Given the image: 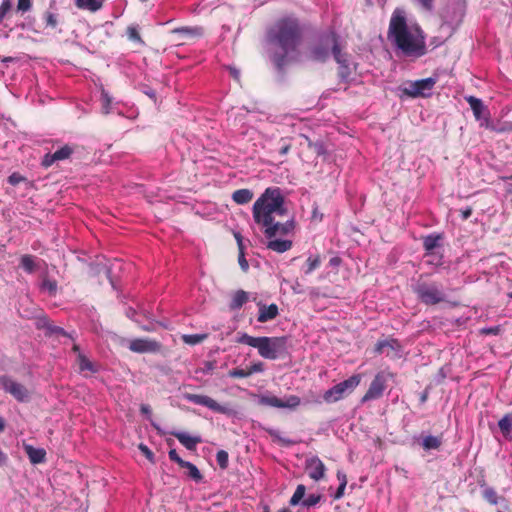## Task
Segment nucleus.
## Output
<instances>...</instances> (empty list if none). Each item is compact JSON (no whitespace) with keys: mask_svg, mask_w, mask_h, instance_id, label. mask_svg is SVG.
Listing matches in <instances>:
<instances>
[{"mask_svg":"<svg viewBox=\"0 0 512 512\" xmlns=\"http://www.w3.org/2000/svg\"><path fill=\"white\" fill-rule=\"evenodd\" d=\"M341 262H342V259L340 257L334 256L329 260V265L332 267H338V266H340Z\"/></svg>","mask_w":512,"mask_h":512,"instance_id":"54","label":"nucleus"},{"mask_svg":"<svg viewBox=\"0 0 512 512\" xmlns=\"http://www.w3.org/2000/svg\"><path fill=\"white\" fill-rule=\"evenodd\" d=\"M40 290L50 297L56 296L58 291L57 281L44 276L40 285Z\"/></svg>","mask_w":512,"mask_h":512,"instance_id":"22","label":"nucleus"},{"mask_svg":"<svg viewBox=\"0 0 512 512\" xmlns=\"http://www.w3.org/2000/svg\"><path fill=\"white\" fill-rule=\"evenodd\" d=\"M468 104L470 105L473 114L476 119H480L482 117V112L484 109L483 103L479 98L474 96H469L466 98Z\"/></svg>","mask_w":512,"mask_h":512,"instance_id":"27","label":"nucleus"},{"mask_svg":"<svg viewBox=\"0 0 512 512\" xmlns=\"http://www.w3.org/2000/svg\"><path fill=\"white\" fill-rule=\"evenodd\" d=\"M361 382V375L355 374L350 378L336 384L323 394V401L335 403L341 400L346 394L351 393Z\"/></svg>","mask_w":512,"mask_h":512,"instance_id":"7","label":"nucleus"},{"mask_svg":"<svg viewBox=\"0 0 512 512\" xmlns=\"http://www.w3.org/2000/svg\"><path fill=\"white\" fill-rule=\"evenodd\" d=\"M143 329H144V330H146V331H151V330H153L154 328H153V327H151V326H144V327H143Z\"/></svg>","mask_w":512,"mask_h":512,"instance_id":"63","label":"nucleus"},{"mask_svg":"<svg viewBox=\"0 0 512 512\" xmlns=\"http://www.w3.org/2000/svg\"><path fill=\"white\" fill-rule=\"evenodd\" d=\"M230 72L234 78L237 79L239 77V72L236 69H230Z\"/></svg>","mask_w":512,"mask_h":512,"instance_id":"61","label":"nucleus"},{"mask_svg":"<svg viewBox=\"0 0 512 512\" xmlns=\"http://www.w3.org/2000/svg\"><path fill=\"white\" fill-rule=\"evenodd\" d=\"M249 299L248 293L244 290H237L231 296L229 308L236 310L241 308Z\"/></svg>","mask_w":512,"mask_h":512,"instance_id":"21","label":"nucleus"},{"mask_svg":"<svg viewBox=\"0 0 512 512\" xmlns=\"http://www.w3.org/2000/svg\"><path fill=\"white\" fill-rule=\"evenodd\" d=\"M169 458L170 460L180 464L181 466H183L184 463L186 462L179 457L175 449L169 451Z\"/></svg>","mask_w":512,"mask_h":512,"instance_id":"51","label":"nucleus"},{"mask_svg":"<svg viewBox=\"0 0 512 512\" xmlns=\"http://www.w3.org/2000/svg\"><path fill=\"white\" fill-rule=\"evenodd\" d=\"M483 497L486 501H488L492 505H496L498 503L499 497L496 491L491 487H486L483 490Z\"/></svg>","mask_w":512,"mask_h":512,"instance_id":"35","label":"nucleus"},{"mask_svg":"<svg viewBox=\"0 0 512 512\" xmlns=\"http://www.w3.org/2000/svg\"><path fill=\"white\" fill-rule=\"evenodd\" d=\"M500 332V326H494L491 328H483L480 330L481 334H493L496 335Z\"/></svg>","mask_w":512,"mask_h":512,"instance_id":"52","label":"nucleus"},{"mask_svg":"<svg viewBox=\"0 0 512 512\" xmlns=\"http://www.w3.org/2000/svg\"><path fill=\"white\" fill-rule=\"evenodd\" d=\"M377 353L386 354L389 357L401 356V345L396 339L379 341L375 348Z\"/></svg>","mask_w":512,"mask_h":512,"instance_id":"15","label":"nucleus"},{"mask_svg":"<svg viewBox=\"0 0 512 512\" xmlns=\"http://www.w3.org/2000/svg\"><path fill=\"white\" fill-rule=\"evenodd\" d=\"M215 368V363L212 361H207L204 363L203 367L199 369L204 374H211Z\"/></svg>","mask_w":512,"mask_h":512,"instance_id":"49","label":"nucleus"},{"mask_svg":"<svg viewBox=\"0 0 512 512\" xmlns=\"http://www.w3.org/2000/svg\"><path fill=\"white\" fill-rule=\"evenodd\" d=\"M392 376L393 375L388 371H381L377 373L370 383L367 392L362 397V402L364 403L380 398L386 389L388 380Z\"/></svg>","mask_w":512,"mask_h":512,"instance_id":"8","label":"nucleus"},{"mask_svg":"<svg viewBox=\"0 0 512 512\" xmlns=\"http://www.w3.org/2000/svg\"><path fill=\"white\" fill-rule=\"evenodd\" d=\"M11 9V0H3L0 5V23L3 21V19L6 17V15L10 12Z\"/></svg>","mask_w":512,"mask_h":512,"instance_id":"39","label":"nucleus"},{"mask_svg":"<svg viewBox=\"0 0 512 512\" xmlns=\"http://www.w3.org/2000/svg\"><path fill=\"white\" fill-rule=\"evenodd\" d=\"M228 375L231 378H246V377L250 376L248 369H239V368L230 370Z\"/></svg>","mask_w":512,"mask_h":512,"instance_id":"43","label":"nucleus"},{"mask_svg":"<svg viewBox=\"0 0 512 512\" xmlns=\"http://www.w3.org/2000/svg\"><path fill=\"white\" fill-rule=\"evenodd\" d=\"M32 7L31 0H18L17 3V11L25 13L29 11Z\"/></svg>","mask_w":512,"mask_h":512,"instance_id":"45","label":"nucleus"},{"mask_svg":"<svg viewBox=\"0 0 512 512\" xmlns=\"http://www.w3.org/2000/svg\"><path fill=\"white\" fill-rule=\"evenodd\" d=\"M305 492H306V487L304 485H302V484H299L296 487V490H295L294 494L292 495V497L290 499V505L296 506V505H298L300 503L302 504Z\"/></svg>","mask_w":512,"mask_h":512,"instance_id":"30","label":"nucleus"},{"mask_svg":"<svg viewBox=\"0 0 512 512\" xmlns=\"http://www.w3.org/2000/svg\"><path fill=\"white\" fill-rule=\"evenodd\" d=\"M74 152V147L71 145H64L54 152L56 161L68 159Z\"/></svg>","mask_w":512,"mask_h":512,"instance_id":"29","label":"nucleus"},{"mask_svg":"<svg viewBox=\"0 0 512 512\" xmlns=\"http://www.w3.org/2000/svg\"><path fill=\"white\" fill-rule=\"evenodd\" d=\"M127 36L129 40L137 43H143V40L140 36L137 26H128L126 30Z\"/></svg>","mask_w":512,"mask_h":512,"instance_id":"36","label":"nucleus"},{"mask_svg":"<svg viewBox=\"0 0 512 512\" xmlns=\"http://www.w3.org/2000/svg\"><path fill=\"white\" fill-rule=\"evenodd\" d=\"M252 198H253V192L246 188L238 189V190L234 191L232 194V200L239 205L249 203L252 200Z\"/></svg>","mask_w":512,"mask_h":512,"instance_id":"24","label":"nucleus"},{"mask_svg":"<svg viewBox=\"0 0 512 512\" xmlns=\"http://www.w3.org/2000/svg\"><path fill=\"white\" fill-rule=\"evenodd\" d=\"M206 337L207 334H184L181 338L188 345H196L201 343Z\"/></svg>","mask_w":512,"mask_h":512,"instance_id":"33","label":"nucleus"},{"mask_svg":"<svg viewBox=\"0 0 512 512\" xmlns=\"http://www.w3.org/2000/svg\"><path fill=\"white\" fill-rule=\"evenodd\" d=\"M387 38L405 56L418 58L427 52L422 29L417 25L410 28L405 11L400 8H396L391 15Z\"/></svg>","mask_w":512,"mask_h":512,"instance_id":"3","label":"nucleus"},{"mask_svg":"<svg viewBox=\"0 0 512 512\" xmlns=\"http://www.w3.org/2000/svg\"><path fill=\"white\" fill-rule=\"evenodd\" d=\"M259 403L265 406H271L276 408H288L295 409L300 405V398L296 395H290L285 398H278L273 395H264L259 399Z\"/></svg>","mask_w":512,"mask_h":512,"instance_id":"11","label":"nucleus"},{"mask_svg":"<svg viewBox=\"0 0 512 512\" xmlns=\"http://www.w3.org/2000/svg\"><path fill=\"white\" fill-rule=\"evenodd\" d=\"M43 17L45 20L46 27H50L52 29L56 28V26L58 25V19L55 13L51 11H46Z\"/></svg>","mask_w":512,"mask_h":512,"instance_id":"37","label":"nucleus"},{"mask_svg":"<svg viewBox=\"0 0 512 512\" xmlns=\"http://www.w3.org/2000/svg\"><path fill=\"white\" fill-rule=\"evenodd\" d=\"M442 236L440 234H430L423 239V247L426 251V257H435L433 250L439 245Z\"/></svg>","mask_w":512,"mask_h":512,"instance_id":"19","label":"nucleus"},{"mask_svg":"<svg viewBox=\"0 0 512 512\" xmlns=\"http://www.w3.org/2000/svg\"><path fill=\"white\" fill-rule=\"evenodd\" d=\"M175 31L176 32L185 33V34H193V33L199 34L200 29H198V28H190V27H182V28H179V29H177Z\"/></svg>","mask_w":512,"mask_h":512,"instance_id":"53","label":"nucleus"},{"mask_svg":"<svg viewBox=\"0 0 512 512\" xmlns=\"http://www.w3.org/2000/svg\"><path fill=\"white\" fill-rule=\"evenodd\" d=\"M346 485L339 484L338 490L335 494V498L339 499L343 496Z\"/></svg>","mask_w":512,"mask_h":512,"instance_id":"59","label":"nucleus"},{"mask_svg":"<svg viewBox=\"0 0 512 512\" xmlns=\"http://www.w3.org/2000/svg\"><path fill=\"white\" fill-rule=\"evenodd\" d=\"M183 397L185 400H187L191 403L197 404V405L205 406L208 409L212 410L213 412L221 413V414H230L231 413V410L227 406L219 404L217 401H215L214 399H212L209 396L185 393L183 395Z\"/></svg>","mask_w":512,"mask_h":512,"instance_id":"9","label":"nucleus"},{"mask_svg":"<svg viewBox=\"0 0 512 512\" xmlns=\"http://www.w3.org/2000/svg\"><path fill=\"white\" fill-rule=\"evenodd\" d=\"M319 501H320L319 495L311 494L307 498L303 499L302 505L307 508H310V507L317 505L319 503Z\"/></svg>","mask_w":512,"mask_h":512,"instance_id":"41","label":"nucleus"},{"mask_svg":"<svg viewBox=\"0 0 512 512\" xmlns=\"http://www.w3.org/2000/svg\"><path fill=\"white\" fill-rule=\"evenodd\" d=\"M47 329L49 330V332L51 334L55 333V334H61V335H64V336L67 335L66 332L63 329L59 328V327L47 328Z\"/></svg>","mask_w":512,"mask_h":512,"instance_id":"58","label":"nucleus"},{"mask_svg":"<svg viewBox=\"0 0 512 512\" xmlns=\"http://www.w3.org/2000/svg\"><path fill=\"white\" fill-rule=\"evenodd\" d=\"M129 349L136 353H153L160 350V344L150 339H132L129 341Z\"/></svg>","mask_w":512,"mask_h":512,"instance_id":"14","label":"nucleus"},{"mask_svg":"<svg viewBox=\"0 0 512 512\" xmlns=\"http://www.w3.org/2000/svg\"><path fill=\"white\" fill-rule=\"evenodd\" d=\"M73 351L77 353V362L80 372L88 371L90 373H96L98 371V366L80 352L78 345L73 346Z\"/></svg>","mask_w":512,"mask_h":512,"instance_id":"17","label":"nucleus"},{"mask_svg":"<svg viewBox=\"0 0 512 512\" xmlns=\"http://www.w3.org/2000/svg\"><path fill=\"white\" fill-rule=\"evenodd\" d=\"M279 512H290L288 509H282Z\"/></svg>","mask_w":512,"mask_h":512,"instance_id":"64","label":"nucleus"},{"mask_svg":"<svg viewBox=\"0 0 512 512\" xmlns=\"http://www.w3.org/2000/svg\"><path fill=\"white\" fill-rule=\"evenodd\" d=\"M306 471L311 479L319 481L324 477L325 465L319 458L312 457L306 461Z\"/></svg>","mask_w":512,"mask_h":512,"instance_id":"16","label":"nucleus"},{"mask_svg":"<svg viewBox=\"0 0 512 512\" xmlns=\"http://www.w3.org/2000/svg\"><path fill=\"white\" fill-rule=\"evenodd\" d=\"M339 44V37L335 32L323 34L309 48V57L316 62H325L330 52L333 54Z\"/></svg>","mask_w":512,"mask_h":512,"instance_id":"6","label":"nucleus"},{"mask_svg":"<svg viewBox=\"0 0 512 512\" xmlns=\"http://www.w3.org/2000/svg\"><path fill=\"white\" fill-rule=\"evenodd\" d=\"M126 316L128 318H133V317L139 316V317H143V318H146V319H149L151 317L150 315H148L146 310H141L140 312H138L133 307H129L128 308V310L126 312Z\"/></svg>","mask_w":512,"mask_h":512,"instance_id":"40","label":"nucleus"},{"mask_svg":"<svg viewBox=\"0 0 512 512\" xmlns=\"http://www.w3.org/2000/svg\"><path fill=\"white\" fill-rule=\"evenodd\" d=\"M337 479L339 480L340 484L347 485V478L343 472H341V471L337 472Z\"/></svg>","mask_w":512,"mask_h":512,"instance_id":"57","label":"nucleus"},{"mask_svg":"<svg viewBox=\"0 0 512 512\" xmlns=\"http://www.w3.org/2000/svg\"><path fill=\"white\" fill-rule=\"evenodd\" d=\"M56 161L55 157H54V153H47L43 156V159L41 161V165L44 167V168H49L50 166H52Z\"/></svg>","mask_w":512,"mask_h":512,"instance_id":"44","label":"nucleus"},{"mask_svg":"<svg viewBox=\"0 0 512 512\" xmlns=\"http://www.w3.org/2000/svg\"><path fill=\"white\" fill-rule=\"evenodd\" d=\"M75 4L79 9L91 12H96L102 7V2L100 0H76Z\"/></svg>","mask_w":512,"mask_h":512,"instance_id":"26","label":"nucleus"},{"mask_svg":"<svg viewBox=\"0 0 512 512\" xmlns=\"http://www.w3.org/2000/svg\"><path fill=\"white\" fill-rule=\"evenodd\" d=\"M421 7L428 12H431L434 8V0H417Z\"/></svg>","mask_w":512,"mask_h":512,"instance_id":"50","label":"nucleus"},{"mask_svg":"<svg viewBox=\"0 0 512 512\" xmlns=\"http://www.w3.org/2000/svg\"><path fill=\"white\" fill-rule=\"evenodd\" d=\"M139 450L145 455V457L149 461L154 462V454L146 445L140 444L139 445Z\"/></svg>","mask_w":512,"mask_h":512,"instance_id":"48","label":"nucleus"},{"mask_svg":"<svg viewBox=\"0 0 512 512\" xmlns=\"http://www.w3.org/2000/svg\"><path fill=\"white\" fill-rule=\"evenodd\" d=\"M239 342L254 347L261 357L275 360L284 351L285 339L279 337H253L246 333L242 334Z\"/></svg>","mask_w":512,"mask_h":512,"instance_id":"4","label":"nucleus"},{"mask_svg":"<svg viewBox=\"0 0 512 512\" xmlns=\"http://www.w3.org/2000/svg\"><path fill=\"white\" fill-rule=\"evenodd\" d=\"M4 429V421L3 419L0 417V432Z\"/></svg>","mask_w":512,"mask_h":512,"instance_id":"62","label":"nucleus"},{"mask_svg":"<svg viewBox=\"0 0 512 512\" xmlns=\"http://www.w3.org/2000/svg\"><path fill=\"white\" fill-rule=\"evenodd\" d=\"M0 388L11 394L19 402H25L29 399L27 388L9 377L0 376Z\"/></svg>","mask_w":512,"mask_h":512,"instance_id":"10","label":"nucleus"},{"mask_svg":"<svg viewBox=\"0 0 512 512\" xmlns=\"http://www.w3.org/2000/svg\"><path fill=\"white\" fill-rule=\"evenodd\" d=\"M320 264H321V259H320L319 255H316L315 257H309L305 263L304 273L305 274L312 273L315 269L320 267Z\"/></svg>","mask_w":512,"mask_h":512,"instance_id":"34","label":"nucleus"},{"mask_svg":"<svg viewBox=\"0 0 512 512\" xmlns=\"http://www.w3.org/2000/svg\"><path fill=\"white\" fill-rule=\"evenodd\" d=\"M333 57L338 67V76L342 81H347L352 74V69L350 67L349 55L346 52H342L340 47V43L337 48L333 52Z\"/></svg>","mask_w":512,"mask_h":512,"instance_id":"13","label":"nucleus"},{"mask_svg":"<svg viewBox=\"0 0 512 512\" xmlns=\"http://www.w3.org/2000/svg\"><path fill=\"white\" fill-rule=\"evenodd\" d=\"M24 449H25L31 463L39 464L45 460L46 452L44 449L34 448L31 445H25Z\"/></svg>","mask_w":512,"mask_h":512,"instance_id":"20","label":"nucleus"},{"mask_svg":"<svg viewBox=\"0 0 512 512\" xmlns=\"http://www.w3.org/2000/svg\"><path fill=\"white\" fill-rule=\"evenodd\" d=\"M498 426L506 438H512V414H507L501 418Z\"/></svg>","mask_w":512,"mask_h":512,"instance_id":"25","label":"nucleus"},{"mask_svg":"<svg viewBox=\"0 0 512 512\" xmlns=\"http://www.w3.org/2000/svg\"><path fill=\"white\" fill-rule=\"evenodd\" d=\"M472 208L467 207L466 209L461 211V216L463 220H467L472 215Z\"/></svg>","mask_w":512,"mask_h":512,"instance_id":"56","label":"nucleus"},{"mask_svg":"<svg viewBox=\"0 0 512 512\" xmlns=\"http://www.w3.org/2000/svg\"><path fill=\"white\" fill-rule=\"evenodd\" d=\"M286 213L284 197L279 188H267L254 202L252 208L253 219L263 229L265 237L269 240L267 249L284 253L292 248V241L286 239H274L276 236H284L294 229V221L287 220L284 223L275 221L276 216Z\"/></svg>","mask_w":512,"mask_h":512,"instance_id":"1","label":"nucleus"},{"mask_svg":"<svg viewBox=\"0 0 512 512\" xmlns=\"http://www.w3.org/2000/svg\"><path fill=\"white\" fill-rule=\"evenodd\" d=\"M291 149V144L289 143H283V145L281 146L280 150H279V153L280 155H286L288 154V152L290 151Z\"/></svg>","mask_w":512,"mask_h":512,"instance_id":"55","label":"nucleus"},{"mask_svg":"<svg viewBox=\"0 0 512 512\" xmlns=\"http://www.w3.org/2000/svg\"><path fill=\"white\" fill-rule=\"evenodd\" d=\"M235 238H236V240L238 242V246H239V258H238L239 265L243 271H247L249 268V264L244 255L243 246H242V238H241L240 234H235Z\"/></svg>","mask_w":512,"mask_h":512,"instance_id":"31","label":"nucleus"},{"mask_svg":"<svg viewBox=\"0 0 512 512\" xmlns=\"http://www.w3.org/2000/svg\"><path fill=\"white\" fill-rule=\"evenodd\" d=\"M442 444L441 438L436 436H426L422 440V447L425 450H435L438 449Z\"/></svg>","mask_w":512,"mask_h":512,"instance_id":"28","label":"nucleus"},{"mask_svg":"<svg viewBox=\"0 0 512 512\" xmlns=\"http://www.w3.org/2000/svg\"><path fill=\"white\" fill-rule=\"evenodd\" d=\"M418 299L426 305H435L445 300V292L440 282L428 281L420 277L413 287Z\"/></svg>","mask_w":512,"mask_h":512,"instance_id":"5","label":"nucleus"},{"mask_svg":"<svg viewBox=\"0 0 512 512\" xmlns=\"http://www.w3.org/2000/svg\"><path fill=\"white\" fill-rule=\"evenodd\" d=\"M302 37L300 22L295 17L280 18L267 29L266 41L276 48L271 60L279 71L292 60L291 55L298 52Z\"/></svg>","mask_w":512,"mask_h":512,"instance_id":"2","label":"nucleus"},{"mask_svg":"<svg viewBox=\"0 0 512 512\" xmlns=\"http://www.w3.org/2000/svg\"><path fill=\"white\" fill-rule=\"evenodd\" d=\"M182 467H186V468H188V470H189V475H190L193 479L198 480V479H200V478H201V474H200V472H199L198 468H197L194 464H192V463H190V462H187V461H186Z\"/></svg>","mask_w":512,"mask_h":512,"instance_id":"42","label":"nucleus"},{"mask_svg":"<svg viewBox=\"0 0 512 512\" xmlns=\"http://www.w3.org/2000/svg\"><path fill=\"white\" fill-rule=\"evenodd\" d=\"M172 434L189 450L195 449L197 444L201 442V438L199 436H191L186 432H173Z\"/></svg>","mask_w":512,"mask_h":512,"instance_id":"18","label":"nucleus"},{"mask_svg":"<svg viewBox=\"0 0 512 512\" xmlns=\"http://www.w3.org/2000/svg\"><path fill=\"white\" fill-rule=\"evenodd\" d=\"M248 369L249 375L260 373L264 370V364L260 361L253 363Z\"/></svg>","mask_w":512,"mask_h":512,"instance_id":"47","label":"nucleus"},{"mask_svg":"<svg viewBox=\"0 0 512 512\" xmlns=\"http://www.w3.org/2000/svg\"><path fill=\"white\" fill-rule=\"evenodd\" d=\"M20 266L28 273L35 271V262L32 255L26 254L21 257Z\"/></svg>","mask_w":512,"mask_h":512,"instance_id":"32","label":"nucleus"},{"mask_svg":"<svg viewBox=\"0 0 512 512\" xmlns=\"http://www.w3.org/2000/svg\"><path fill=\"white\" fill-rule=\"evenodd\" d=\"M216 460L218 465L225 469L228 465V453L224 450H219L216 454Z\"/></svg>","mask_w":512,"mask_h":512,"instance_id":"38","label":"nucleus"},{"mask_svg":"<svg viewBox=\"0 0 512 512\" xmlns=\"http://www.w3.org/2000/svg\"><path fill=\"white\" fill-rule=\"evenodd\" d=\"M25 177H23L21 174L19 173H13L11 174L9 177H8V182L13 185V186H16L18 185L19 183L25 181Z\"/></svg>","mask_w":512,"mask_h":512,"instance_id":"46","label":"nucleus"},{"mask_svg":"<svg viewBox=\"0 0 512 512\" xmlns=\"http://www.w3.org/2000/svg\"><path fill=\"white\" fill-rule=\"evenodd\" d=\"M141 412L143 414H150L151 410H150V407L148 405H142L141 406Z\"/></svg>","mask_w":512,"mask_h":512,"instance_id":"60","label":"nucleus"},{"mask_svg":"<svg viewBox=\"0 0 512 512\" xmlns=\"http://www.w3.org/2000/svg\"><path fill=\"white\" fill-rule=\"evenodd\" d=\"M436 79L429 77L413 82L409 88L404 89V93L412 98L426 97L430 95V91L434 88Z\"/></svg>","mask_w":512,"mask_h":512,"instance_id":"12","label":"nucleus"},{"mask_svg":"<svg viewBox=\"0 0 512 512\" xmlns=\"http://www.w3.org/2000/svg\"><path fill=\"white\" fill-rule=\"evenodd\" d=\"M278 315V306L276 304H270L269 306H259V316L257 320H270L274 319Z\"/></svg>","mask_w":512,"mask_h":512,"instance_id":"23","label":"nucleus"}]
</instances>
